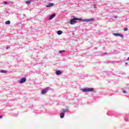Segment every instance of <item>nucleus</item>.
I'll list each match as a JSON object with an SVG mask.
<instances>
[{
	"instance_id": "2eb2a0df",
	"label": "nucleus",
	"mask_w": 129,
	"mask_h": 129,
	"mask_svg": "<svg viewBox=\"0 0 129 129\" xmlns=\"http://www.w3.org/2000/svg\"><path fill=\"white\" fill-rule=\"evenodd\" d=\"M62 52H65V50H60L59 51V53H62Z\"/></svg>"
},
{
	"instance_id": "ddd939ff",
	"label": "nucleus",
	"mask_w": 129,
	"mask_h": 129,
	"mask_svg": "<svg viewBox=\"0 0 129 129\" xmlns=\"http://www.w3.org/2000/svg\"><path fill=\"white\" fill-rule=\"evenodd\" d=\"M1 72V73H6L7 71H6L5 70H2Z\"/></svg>"
},
{
	"instance_id": "7ed1b4c3",
	"label": "nucleus",
	"mask_w": 129,
	"mask_h": 129,
	"mask_svg": "<svg viewBox=\"0 0 129 129\" xmlns=\"http://www.w3.org/2000/svg\"><path fill=\"white\" fill-rule=\"evenodd\" d=\"M26 80V78H23L20 80L19 82L20 83H25Z\"/></svg>"
},
{
	"instance_id": "dca6fc26",
	"label": "nucleus",
	"mask_w": 129,
	"mask_h": 129,
	"mask_svg": "<svg viewBox=\"0 0 129 129\" xmlns=\"http://www.w3.org/2000/svg\"><path fill=\"white\" fill-rule=\"evenodd\" d=\"M4 5H8V2H4Z\"/></svg>"
},
{
	"instance_id": "a211bd4d",
	"label": "nucleus",
	"mask_w": 129,
	"mask_h": 129,
	"mask_svg": "<svg viewBox=\"0 0 129 129\" xmlns=\"http://www.w3.org/2000/svg\"><path fill=\"white\" fill-rule=\"evenodd\" d=\"M123 93H126V92L124 90H122Z\"/></svg>"
},
{
	"instance_id": "6e6552de",
	"label": "nucleus",
	"mask_w": 129,
	"mask_h": 129,
	"mask_svg": "<svg viewBox=\"0 0 129 129\" xmlns=\"http://www.w3.org/2000/svg\"><path fill=\"white\" fill-rule=\"evenodd\" d=\"M62 33H63V31H57V34L58 35H62Z\"/></svg>"
},
{
	"instance_id": "1a4fd4ad",
	"label": "nucleus",
	"mask_w": 129,
	"mask_h": 129,
	"mask_svg": "<svg viewBox=\"0 0 129 129\" xmlns=\"http://www.w3.org/2000/svg\"><path fill=\"white\" fill-rule=\"evenodd\" d=\"M114 36H119L120 37H122L123 35L122 34H118L116 33H114Z\"/></svg>"
},
{
	"instance_id": "0eeeda50",
	"label": "nucleus",
	"mask_w": 129,
	"mask_h": 129,
	"mask_svg": "<svg viewBox=\"0 0 129 129\" xmlns=\"http://www.w3.org/2000/svg\"><path fill=\"white\" fill-rule=\"evenodd\" d=\"M60 74H62V72L60 71H56V75H60Z\"/></svg>"
},
{
	"instance_id": "f03ea898",
	"label": "nucleus",
	"mask_w": 129,
	"mask_h": 129,
	"mask_svg": "<svg viewBox=\"0 0 129 129\" xmlns=\"http://www.w3.org/2000/svg\"><path fill=\"white\" fill-rule=\"evenodd\" d=\"M94 90V88H87V89H84L83 91L84 92H86V91H88L89 92H91Z\"/></svg>"
},
{
	"instance_id": "f257e3e1",
	"label": "nucleus",
	"mask_w": 129,
	"mask_h": 129,
	"mask_svg": "<svg viewBox=\"0 0 129 129\" xmlns=\"http://www.w3.org/2000/svg\"><path fill=\"white\" fill-rule=\"evenodd\" d=\"M77 21H82V22H92V21H94V19L91 18L90 19H84L82 20L81 18H74L70 20V24L71 25H74V24H76V23H77Z\"/></svg>"
},
{
	"instance_id": "39448f33",
	"label": "nucleus",
	"mask_w": 129,
	"mask_h": 129,
	"mask_svg": "<svg viewBox=\"0 0 129 129\" xmlns=\"http://www.w3.org/2000/svg\"><path fill=\"white\" fill-rule=\"evenodd\" d=\"M55 17V14H52L50 15V16L48 18V20H52V19H54Z\"/></svg>"
},
{
	"instance_id": "412c9836",
	"label": "nucleus",
	"mask_w": 129,
	"mask_h": 129,
	"mask_svg": "<svg viewBox=\"0 0 129 129\" xmlns=\"http://www.w3.org/2000/svg\"><path fill=\"white\" fill-rule=\"evenodd\" d=\"M0 118H3V116H0Z\"/></svg>"
},
{
	"instance_id": "4be33fe9",
	"label": "nucleus",
	"mask_w": 129,
	"mask_h": 129,
	"mask_svg": "<svg viewBox=\"0 0 129 129\" xmlns=\"http://www.w3.org/2000/svg\"><path fill=\"white\" fill-rule=\"evenodd\" d=\"M127 61H129V57H128V58L127 59Z\"/></svg>"
},
{
	"instance_id": "6ab92c4d",
	"label": "nucleus",
	"mask_w": 129,
	"mask_h": 129,
	"mask_svg": "<svg viewBox=\"0 0 129 129\" xmlns=\"http://www.w3.org/2000/svg\"><path fill=\"white\" fill-rule=\"evenodd\" d=\"M94 9H96V5H94Z\"/></svg>"
},
{
	"instance_id": "9d476101",
	"label": "nucleus",
	"mask_w": 129,
	"mask_h": 129,
	"mask_svg": "<svg viewBox=\"0 0 129 129\" xmlns=\"http://www.w3.org/2000/svg\"><path fill=\"white\" fill-rule=\"evenodd\" d=\"M64 115H65V114L64 113H61L60 114V116L61 118L64 117Z\"/></svg>"
},
{
	"instance_id": "4468645a",
	"label": "nucleus",
	"mask_w": 129,
	"mask_h": 129,
	"mask_svg": "<svg viewBox=\"0 0 129 129\" xmlns=\"http://www.w3.org/2000/svg\"><path fill=\"white\" fill-rule=\"evenodd\" d=\"M126 31H127V28H124V31L126 32Z\"/></svg>"
},
{
	"instance_id": "f3484780",
	"label": "nucleus",
	"mask_w": 129,
	"mask_h": 129,
	"mask_svg": "<svg viewBox=\"0 0 129 129\" xmlns=\"http://www.w3.org/2000/svg\"><path fill=\"white\" fill-rule=\"evenodd\" d=\"M66 109H63V110H62V112H66Z\"/></svg>"
},
{
	"instance_id": "aec40b11",
	"label": "nucleus",
	"mask_w": 129,
	"mask_h": 129,
	"mask_svg": "<svg viewBox=\"0 0 129 129\" xmlns=\"http://www.w3.org/2000/svg\"><path fill=\"white\" fill-rule=\"evenodd\" d=\"M9 48H10V47H7L6 48V49H9Z\"/></svg>"
},
{
	"instance_id": "9b49d317",
	"label": "nucleus",
	"mask_w": 129,
	"mask_h": 129,
	"mask_svg": "<svg viewBox=\"0 0 129 129\" xmlns=\"http://www.w3.org/2000/svg\"><path fill=\"white\" fill-rule=\"evenodd\" d=\"M6 25H10L11 24V22L10 21H7L5 22Z\"/></svg>"
},
{
	"instance_id": "423d86ee",
	"label": "nucleus",
	"mask_w": 129,
	"mask_h": 129,
	"mask_svg": "<svg viewBox=\"0 0 129 129\" xmlns=\"http://www.w3.org/2000/svg\"><path fill=\"white\" fill-rule=\"evenodd\" d=\"M54 6V4L49 3L48 5H46V8H50V7H53Z\"/></svg>"
},
{
	"instance_id": "f8f14e48",
	"label": "nucleus",
	"mask_w": 129,
	"mask_h": 129,
	"mask_svg": "<svg viewBox=\"0 0 129 129\" xmlns=\"http://www.w3.org/2000/svg\"><path fill=\"white\" fill-rule=\"evenodd\" d=\"M26 4L27 5H30V4H31V1H26Z\"/></svg>"
},
{
	"instance_id": "20e7f679",
	"label": "nucleus",
	"mask_w": 129,
	"mask_h": 129,
	"mask_svg": "<svg viewBox=\"0 0 129 129\" xmlns=\"http://www.w3.org/2000/svg\"><path fill=\"white\" fill-rule=\"evenodd\" d=\"M47 91H48V88H45L42 91L41 93L42 94H45V93H47Z\"/></svg>"
}]
</instances>
